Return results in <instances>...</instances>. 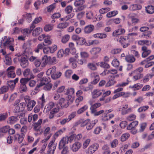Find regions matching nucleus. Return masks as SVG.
<instances>
[{
  "label": "nucleus",
  "mask_w": 154,
  "mask_h": 154,
  "mask_svg": "<svg viewBox=\"0 0 154 154\" xmlns=\"http://www.w3.org/2000/svg\"><path fill=\"white\" fill-rule=\"evenodd\" d=\"M42 62L41 66L42 67H45L47 63L53 65L57 63L56 58L55 57H48L47 55H45L42 57Z\"/></svg>",
  "instance_id": "1"
},
{
  "label": "nucleus",
  "mask_w": 154,
  "mask_h": 154,
  "mask_svg": "<svg viewBox=\"0 0 154 154\" xmlns=\"http://www.w3.org/2000/svg\"><path fill=\"white\" fill-rule=\"evenodd\" d=\"M14 40L12 38H7V36H5L2 38L0 42V47L1 48H6L9 45H12Z\"/></svg>",
  "instance_id": "2"
},
{
  "label": "nucleus",
  "mask_w": 154,
  "mask_h": 154,
  "mask_svg": "<svg viewBox=\"0 0 154 154\" xmlns=\"http://www.w3.org/2000/svg\"><path fill=\"white\" fill-rule=\"evenodd\" d=\"M42 20V17H38L36 18L34 21L33 22L32 24L30 27L29 29H23V30L22 31L25 34L30 33L32 30L35 27V26L34 25L35 24H37L39 22Z\"/></svg>",
  "instance_id": "3"
},
{
  "label": "nucleus",
  "mask_w": 154,
  "mask_h": 154,
  "mask_svg": "<svg viewBox=\"0 0 154 154\" xmlns=\"http://www.w3.org/2000/svg\"><path fill=\"white\" fill-rule=\"evenodd\" d=\"M30 79L29 78H22L20 80V83H21L20 85V92L23 93L26 91L27 88L26 85Z\"/></svg>",
  "instance_id": "4"
},
{
  "label": "nucleus",
  "mask_w": 154,
  "mask_h": 154,
  "mask_svg": "<svg viewBox=\"0 0 154 154\" xmlns=\"http://www.w3.org/2000/svg\"><path fill=\"white\" fill-rule=\"evenodd\" d=\"M138 122L137 121L132 122L127 126V128L128 130H131V132L133 134H136L137 132V130L136 127L138 125Z\"/></svg>",
  "instance_id": "5"
},
{
  "label": "nucleus",
  "mask_w": 154,
  "mask_h": 154,
  "mask_svg": "<svg viewBox=\"0 0 154 154\" xmlns=\"http://www.w3.org/2000/svg\"><path fill=\"white\" fill-rule=\"evenodd\" d=\"M24 99L27 104L26 106L27 107V109L29 111L31 110L35 105V101L34 100H30V97L27 96L24 97Z\"/></svg>",
  "instance_id": "6"
},
{
  "label": "nucleus",
  "mask_w": 154,
  "mask_h": 154,
  "mask_svg": "<svg viewBox=\"0 0 154 154\" xmlns=\"http://www.w3.org/2000/svg\"><path fill=\"white\" fill-rule=\"evenodd\" d=\"M143 68L142 67H139L134 70L133 72L134 74L133 78L134 80L136 81L143 77V75L141 73L143 71Z\"/></svg>",
  "instance_id": "7"
},
{
  "label": "nucleus",
  "mask_w": 154,
  "mask_h": 154,
  "mask_svg": "<svg viewBox=\"0 0 154 154\" xmlns=\"http://www.w3.org/2000/svg\"><path fill=\"white\" fill-rule=\"evenodd\" d=\"M97 121L94 120L92 122H91L90 119H87L85 120L82 123L83 126L86 125V129L88 130H89L91 129L96 124V122Z\"/></svg>",
  "instance_id": "8"
},
{
  "label": "nucleus",
  "mask_w": 154,
  "mask_h": 154,
  "mask_svg": "<svg viewBox=\"0 0 154 154\" xmlns=\"http://www.w3.org/2000/svg\"><path fill=\"white\" fill-rule=\"evenodd\" d=\"M31 62H33L35 66L37 67H39L40 65H41L42 60V61L38 57L33 56H31L29 59Z\"/></svg>",
  "instance_id": "9"
},
{
  "label": "nucleus",
  "mask_w": 154,
  "mask_h": 154,
  "mask_svg": "<svg viewBox=\"0 0 154 154\" xmlns=\"http://www.w3.org/2000/svg\"><path fill=\"white\" fill-rule=\"evenodd\" d=\"M15 67L13 66H10L6 70L7 76L9 78H14L15 77L16 74L14 71Z\"/></svg>",
  "instance_id": "10"
},
{
  "label": "nucleus",
  "mask_w": 154,
  "mask_h": 154,
  "mask_svg": "<svg viewBox=\"0 0 154 154\" xmlns=\"http://www.w3.org/2000/svg\"><path fill=\"white\" fill-rule=\"evenodd\" d=\"M42 122V119H39L37 122L35 123L34 124V130L37 132H39L40 134L42 133V131H41L40 128H41V125Z\"/></svg>",
  "instance_id": "11"
},
{
  "label": "nucleus",
  "mask_w": 154,
  "mask_h": 154,
  "mask_svg": "<svg viewBox=\"0 0 154 154\" xmlns=\"http://www.w3.org/2000/svg\"><path fill=\"white\" fill-rule=\"evenodd\" d=\"M28 58L27 56L24 55L21 57L20 60V64L21 67L23 68H25L27 67L29 65V63L28 60Z\"/></svg>",
  "instance_id": "12"
},
{
  "label": "nucleus",
  "mask_w": 154,
  "mask_h": 154,
  "mask_svg": "<svg viewBox=\"0 0 154 154\" xmlns=\"http://www.w3.org/2000/svg\"><path fill=\"white\" fill-rule=\"evenodd\" d=\"M49 78L48 77H43L42 79L41 80V82L35 88V90H38V88L40 87L43 86L44 85H46L49 83Z\"/></svg>",
  "instance_id": "13"
},
{
  "label": "nucleus",
  "mask_w": 154,
  "mask_h": 154,
  "mask_svg": "<svg viewBox=\"0 0 154 154\" xmlns=\"http://www.w3.org/2000/svg\"><path fill=\"white\" fill-rule=\"evenodd\" d=\"M99 147V145L97 143H94L90 146L88 151V154H92L97 150Z\"/></svg>",
  "instance_id": "14"
},
{
  "label": "nucleus",
  "mask_w": 154,
  "mask_h": 154,
  "mask_svg": "<svg viewBox=\"0 0 154 154\" xmlns=\"http://www.w3.org/2000/svg\"><path fill=\"white\" fill-rule=\"evenodd\" d=\"M23 18L21 20H20V24H22L23 22V19L26 18V20L29 23L32 20V14H28L27 13H25L22 15Z\"/></svg>",
  "instance_id": "15"
},
{
  "label": "nucleus",
  "mask_w": 154,
  "mask_h": 154,
  "mask_svg": "<svg viewBox=\"0 0 154 154\" xmlns=\"http://www.w3.org/2000/svg\"><path fill=\"white\" fill-rule=\"evenodd\" d=\"M58 105L62 108H66L69 106V102L63 98L60 99L58 102Z\"/></svg>",
  "instance_id": "16"
},
{
  "label": "nucleus",
  "mask_w": 154,
  "mask_h": 154,
  "mask_svg": "<svg viewBox=\"0 0 154 154\" xmlns=\"http://www.w3.org/2000/svg\"><path fill=\"white\" fill-rule=\"evenodd\" d=\"M142 50L143 52L142 54V56L143 58L146 57L151 53V51L148 49L146 46H143L142 47Z\"/></svg>",
  "instance_id": "17"
},
{
  "label": "nucleus",
  "mask_w": 154,
  "mask_h": 154,
  "mask_svg": "<svg viewBox=\"0 0 154 154\" xmlns=\"http://www.w3.org/2000/svg\"><path fill=\"white\" fill-rule=\"evenodd\" d=\"M115 76L111 75L109 78V81L106 84V87H109L114 85L116 83V81L115 80Z\"/></svg>",
  "instance_id": "18"
},
{
  "label": "nucleus",
  "mask_w": 154,
  "mask_h": 154,
  "mask_svg": "<svg viewBox=\"0 0 154 154\" xmlns=\"http://www.w3.org/2000/svg\"><path fill=\"white\" fill-rule=\"evenodd\" d=\"M91 77L93 79V81L91 83L93 84H96L100 80L99 75L97 73L94 72L91 74Z\"/></svg>",
  "instance_id": "19"
},
{
  "label": "nucleus",
  "mask_w": 154,
  "mask_h": 154,
  "mask_svg": "<svg viewBox=\"0 0 154 154\" xmlns=\"http://www.w3.org/2000/svg\"><path fill=\"white\" fill-rule=\"evenodd\" d=\"M68 143L66 138L65 137H63L59 142L58 145V148L59 149H62L63 147L65 146L66 144Z\"/></svg>",
  "instance_id": "20"
},
{
  "label": "nucleus",
  "mask_w": 154,
  "mask_h": 154,
  "mask_svg": "<svg viewBox=\"0 0 154 154\" xmlns=\"http://www.w3.org/2000/svg\"><path fill=\"white\" fill-rule=\"evenodd\" d=\"M18 78H17L14 80H10L8 82L7 85L11 89H14L16 84L18 82Z\"/></svg>",
  "instance_id": "21"
},
{
  "label": "nucleus",
  "mask_w": 154,
  "mask_h": 154,
  "mask_svg": "<svg viewBox=\"0 0 154 154\" xmlns=\"http://www.w3.org/2000/svg\"><path fill=\"white\" fill-rule=\"evenodd\" d=\"M14 106V112L18 113L17 115L19 116V100L18 99L15 101L13 104Z\"/></svg>",
  "instance_id": "22"
},
{
  "label": "nucleus",
  "mask_w": 154,
  "mask_h": 154,
  "mask_svg": "<svg viewBox=\"0 0 154 154\" xmlns=\"http://www.w3.org/2000/svg\"><path fill=\"white\" fill-rule=\"evenodd\" d=\"M94 29L93 25L90 24L86 26L84 28V32L86 34H89L92 32Z\"/></svg>",
  "instance_id": "23"
},
{
  "label": "nucleus",
  "mask_w": 154,
  "mask_h": 154,
  "mask_svg": "<svg viewBox=\"0 0 154 154\" xmlns=\"http://www.w3.org/2000/svg\"><path fill=\"white\" fill-rule=\"evenodd\" d=\"M125 32L124 29L122 28H119L115 30L112 33V36H115L116 35H119L124 34Z\"/></svg>",
  "instance_id": "24"
},
{
  "label": "nucleus",
  "mask_w": 154,
  "mask_h": 154,
  "mask_svg": "<svg viewBox=\"0 0 154 154\" xmlns=\"http://www.w3.org/2000/svg\"><path fill=\"white\" fill-rule=\"evenodd\" d=\"M81 146V144L80 142H75L72 145V149L73 152H76L80 148Z\"/></svg>",
  "instance_id": "25"
},
{
  "label": "nucleus",
  "mask_w": 154,
  "mask_h": 154,
  "mask_svg": "<svg viewBox=\"0 0 154 154\" xmlns=\"http://www.w3.org/2000/svg\"><path fill=\"white\" fill-rule=\"evenodd\" d=\"M23 75L24 76H27L28 77L30 76L29 79H30L31 78H33L34 77V76L32 75V72L30 71L29 69H25L23 72Z\"/></svg>",
  "instance_id": "26"
},
{
  "label": "nucleus",
  "mask_w": 154,
  "mask_h": 154,
  "mask_svg": "<svg viewBox=\"0 0 154 154\" xmlns=\"http://www.w3.org/2000/svg\"><path fill=\"white\" fill-rule=\"evenodd\" d=\"M44 42H43V44L44 46L50 45L52 44V40L51 39V36L50 35L45 36L44 40Z\"/></svg>",
  "instance_id": "27"
},
{
  "label": "nucleus",
  "mask_w": 154,
  "mask_h": 154,
  "mask_svg": "<svg viewBox=\"0 0 154 154\" xmlns=\"http://www.w3.org/2000/svg\"><path fill=\"white\" fill-rule=\"evenodd\" d=\"M57 144L54 143L53 140L51 141L49 143L48 146V150H50L51 151H54L56 148Z\"/></svg>",
  "instance_id": "28"
},
{
  "label": "nucleus",
  "mask_w": 154,
  "mask_h": 154,
  "mask_svg": "<svg viewBox=\"0 0 154 154\" xmlns=\"http://www.w3.org/2000/svg\"><path fill=\"white\" fill-rule=\"evenodd\" d=\"M141 8L142 6L140 5L137 4L131 5L129 7V10L131 11L139 10Z\"/></svg>",
  "instance_id": "29"
},
{
  "label": "nucleus",
  "mask_w": 154,
  "mask_h": 154,
  "mask_svg": "<svg viewBox=\"0 0 154 154\" xmlns=\"http://www.w3.org/2000/svg\"><path fill=\"white\" fill-rule=\"evenodd\" d=\"M145 10L147 13L152 14L154 13V6L151 5H149L145 7Z\"/></svg>",
  "instance_id": "30"
},
{
  "label": "nucleus",
  "mask_w": 154,
  "mask_h": 154,
  "mask_svg": "<svg viewBox=\"0 0 154 154\" xmlns=\"http://www.w3.org/2000/svg\"><path fill=\"white\" fill-rule=\"evenodd\" d=\"M4 62L6 65H10L12 64L11 58L9 55L7 54L5 56Z\"/></svg>",
  "instance_id": "31"
},
{
  "label": "nucleus",
  "mask_w": 154,
  "mask_h": 154,
  "mask_svg": "<svg viewBox=\"0 0 154 154\" xmlns=\"http://www.w3.org/2000/svg\"><path fill=\"white\" fill-rule=\"evenodd\" d=\"M85 2L84 0H79L75 1L74 3V5L76 7H81L82 6H84V8H85V6L83 5Z\"/></svg>",
  "instance_id": "32"
},
{
  "label": "nucleus",
  "mask_w": 154,
  "mask_h": 154,
  "mask_svg": "<svg viewBox=\"0 0 154 154\" xmlns=\"http://www.w3.org/2000/svg\"><path fill=\"white\" fill-rule=\"evenodd\" d=\"M92 94L93 98H96L102 94V92L100 90L96 89L93 91Z\"/></svg>",
  "instance_id": "33"
},
{
  "label": "nucleus",
  "mask_w": 154,
  "mask_h": 154,
  "mask_svg": "<svg viewBox=\"0 0 154 154\" xmlns=\"http://www.w3.org/2000/svg\"><path fill=\"white\" fill-rule=\"evenodd\" d=\"M54 105V103L52 102H49L45 106L44 110H46V112L50 110L53 107Z\"/></svg>",
  "instance_id": "34"
},
{
  "label": "nucleus",
  "mask_w": 154,
  "mask_h": 154,
  "mask_svg": "<svg viewBox=\"0 0 154 154\" xmlns=\"http://www.w3.org/2000/svg\"><path fill=\"white\" fill-rule=\"evenodd\" d=\"M125 59L127 62L131 63H133L135 60V58L133 55H127L125 56Z\"/></svg>",
  "instance_id": "35"
},
{
  "label": "nucleus",
  "mask_w": 154,
  "mask_h": 154,
  "mask_svg": "<svg viewBox=\"0 0 154 154\" xmlns=\"http://www.w3.org/2000/svg\"><path fill=\"white\" fill-rule=\"evenodd\" d=\"M102 149L103 150V154H109L110 153L109 147L107 145H104L102 147Z\"/></svg>",
  "instance_id": "36"
},
{
  "label": "nucleus",
  "mask_w": 154,
  "mask_h": 154,
  "mask_svg": "<svg viewBox=\"0 0 154 154\" xmlns=\"http://www.w3.org/2000/svg\"><path fill=\"white\" fill-rule=\"evenodd\" d=\"M42 28L38 27L33 30L32 33V35L34 36H36L39 35L42 31Z\"/></svg>",
  "instance_id": "37"
},
{
  "label": "nucleus",
  "mask_w": 154,
  "mask_h": 154,
  "mask_svg": "<svg viewBox=\"0 0 154 154\" xmlns=\"http://www.w3.org/2000/svg\"><path fill=\"white\" fill-rule=\"evenodd\" d=\"M54 25L52 24H46L44 27V30L46 32H49L52 30Z\"/></svg>",
  "instance_id": "38"
},
{
  "label": "nucleus",
  "mask_w": 154,
  "mask_h": 154,
  "mask_svg": "<svg viewBox=\"0 0 154 154\" xmlns=\"http://www.w3.org/2000/svg\"><path fill=\"white\" fill-rule=\"evenodd\" d=\"M69 23L68 22H65L59 24L57 26L58 28L63 29L66 28L69 26Z\"/></svg>",
  "instance_id": "39"
},
{
  "label": "nucleus",
  "mask_w": 154,
  "mask_h": 154,
  "mask_svg": "<svg viewBox=\"0 0 154 154\" xmlns=\"http://www.w3.org/2000/svg\"><path fill=\"white\" fill-rule=\"evenodd\" d=\"M18 119L17 116H12L9 118L8 122L11 124H12L16 122Z\"/></svg>",
  "instance_id": "40"
},
{
  "label": "nucleus",
  "mask_w": 154,
  "mask_h": 154,
  "mask_svg": "<svg viewBox=\"0 0 154 154\" xmlns=\"http://www.w3.org/2000/svg\"><path fill=\"white\" fill-rule=\"evenodd\" d=\"M56 68L55 66H53L52 68L49 69L47 71V74L48 75L50 74L51 75L54 74L56 71Z\"/></svg>",
  "instance_id": "41"
},
{
  "label": "nucleus",
  "mask_w": 154,
  "mask_h": 154,
  "mask_svg": "<svg viewBox=\"0 0 154 154\" xmlns=\"http://www.w3.org/2000/svg\"><path fill=\"white\" fill-rule=\"evenodd\" d=\"M118 13V11H110L106 14V17L108 18H110L114 16Z\"/></svg>",
  "instance_id": "42"
},
{
  "label": "nucleus",
  "mask_w": 154,
  "mask_h": 154,
  "mask_svg": "<svg viewBox=\"0 0 154 154\" xmlns=\"http://www.w3.org/2000/svg\"><path fill=\"white\" fill-rule=\"evenodd\" d=\"M138 44L139 45H143L144 44H146V45L149 46L151 44V41L147 40H140L138 41Z\"/></svg>",
  "instance_id": "43"
},
{
  "label": "nucleus",
  "mask_w": 154,
  "mask_h": 154,
  "mask_svg": "<svg viewBox=\"0 0 154 154\" xmlns=\"http://www.w3.org/2000/svg\"><path fill=\"white\" fill-rule=\"evenodd\" d=\"M101 50V48L99 47L94 48L92 49L91 52L92 54L95 55L99 53Z\"/></svg>",
  "instance_id": "44"
},
{
  "label": "nucleus",
  "mask_w": 154,
  "mask_h": 154,
  "mask_svg": "<svg viewBox=\"0 0 154 154\" xmlns=\"http://www.w3.org/2000/svg\"><path fill=\"white\" fill-rule=\"evenodd\" d=\"M61 72H56L55 71L54 74L51 75V77L52 79H55L59 78L61 76Z\"/></svg>",
  "instance_id": "45"
},
{
  "label": "nucleus",
  "mask_w": 154,
  "mask_h": 154,
  "mask_svg": "<svg viewBox=\"0 0 154 154\" xmlns=\"http://www.w3.org/2000/svg\"><path fill=\"white\" fill-rule=\"evenodd\" d=\"M44 46V45H43V43L38 44V45L37 47L34 49V51L36 53H39L40 50H42L43 49Z\"/></svg>",
  "instance_id": "46"
},
{
  "label": "nucleus",
  "mask_w": 154,
  "mask_h": 154,
  "mask_svg": "<svg viewBox=\"0 0 154 154\" xmlns=\"http://www.w3.org/2000/svg\"><path fill=\"white\" fill-rule=\"evenodd\" d=\"M118 140L117 139H115L110 142V144L112 148H115L118 145Z\"/></svg>",
  "instance_id": "47"
},
{
  "label": "nucleus",
  "mask_w": 154,
  "mask_h": 154,
  "mask_svg": "<svg viewBox=\"0 0 154 154\" xmlns=\"http://www.w3.org/2000/svg\"><path fill=\"white\" fill-rule=\"evenodd\" d=\"M130 135L128 133H125L123 134L121 137V140L122 142L126 140L129 137Z\"/></svg>",
  "instance_id": "48"
},
{
  "label": "nucleus",
  "mask_w": 154,
  "mask_h": 154,
  "mask_svg": "<svg viewBox=\"0 0 154 154\" xmlns=\"http://www.w3.org/2000/svg\"><path fill=\"white\" fill-rule=\"evenodd\" d=\"M88 108V106L87 105H85L78 109L77 111V113L78 114H81L86 110Z\"/></svg>",
  "instance_id": "49"
},
{
  "label": "nucleus",
  "mask_w": 154,
  "mask_h": 154,
  "mask_svg": "<svg viewBox=\"0 0 154 154\" xmlns=\"http://www.w3.org/2000/svg\"><path fill=\"white\" fill-rule=\"evenodd\" d=\"M129 39V36H121L119 39V41L121 43H123Z\"/></svg>",
  "instance_id": "50"
},
{
  "label": "nucleus",
  "mask_w": 154,
  "mask_h": 154,
  "mask_svg": "<svg viewBox=\"0 0 154 154\" xmlns=\"http://www.w3.org/2000/svg\"><path fill=\"white\" fill-rule=\"evenodd\" d=\"M65 94L66 95L69 94H73L74 93V90L73 88H67L66 91H65Z\"/></svg>",
  "instance_id": "51"
},
{
  "label": "nucleus",
  "mask_w": 154,
  "mask_h": 154,
  "mask_svg": "<svg viewBox=\"0 0 154 154\" xmlns=\"http://www.w3.org/2000/svg\"><path fill=\"white\" fill-rule=\"evenodd\" d=\"M32 0H26L24 5V8L26 9H28L30 7L31 4Z\"/></svg>",
  "instance_id": "52"
},
{
  "label": "nucleus",
  "mask_w": 154,
  "mask_h": 154,
  "mask_svg": "<svg viewBox=\"0 0 154 154\" xmlns=\"http://www.w3.org/2000/svg\"><path fill=\"white\" fill-rule=\"evenodd\" d=\"M143 87V85L137 83L134 84L133 86L131 87L132 88H134V90H137L141 89Z\"/></svg>",
  "instance_id": "53"
},
{
  "label": "nucleus",
  "mask_w": 154,
  "mask_h": 154,
  "mask_svg": "<svg viewBox=\"0 0 154 154\" xmlns=\"http://www.w3.org/2000/svg\"><path fill=\"white\" fill-rule=\"evenodd\" d=\"M74 13H72L71 14L69 15L64 18H61V20L62 21H66L72 18L74 16Z\"/></svg>",
  "instance_id": "54"
},
{
  "label": "nucleus",
  "mask_w": 154,
  "mask_h": 154,
  "mask_svg": "<svg viewBox=\"0 0 154 154\" xmlns=\"http://www.w3.org/2000/svg\"><path fill=\"white\" fill-rule=\"evenodd\" d=\"M70 36L69 35L67 34L64 35L62 38V42L63 43H65L67 42L69 39Z\"/></svg>",
  "instance_id": "55"
},
{
  "label": "nucleus",
  "mask_w": 154,
  "mask_h": 154,
  "mask_svg": "<svg viewBox=\"0 0 154 154\" xmlns=\"http://www.w3.org/2000/svg\"><path fill=\"white\" fill-rule=\"evenodd\" d=\"M106 63L104 62H101L100 63V66L102 68L106 69L109 68H110V66L109 64Z\"/></svg>",
  "instance_id": "56"
},
{
  "label": "nucleus",
  "mask_w": 154,
  "mask_h": 154,
  "mask_svg": "<svg viewBox=\"0 0 154 154\" xmlns=\"http://www.w3.org/2000/svg\"><path fill=\"white\" fill-rule=\"evenodd\" d=\"M75 134H73L72 135H70V136H69V137H66V138L67 139V141L68 143L69 142L71 143L72 140L74 139H75Z\"/></svg>",
  "instance_id": "57"
},
{
  "label": "nucleus",
  "mask_w": 154,
  "mask_h": 154,
  "mask_svg": "<svg viewBox=\"0 0 154 154\" xmlns=\"http://www.w3.org/2000/svg\"><path fill=\"white\" fill-rule=\"evenodd\" d=\"M27 112L25 110H21L20 111V118H23L27 117Z\"/></svg>",
  "instance_id": "58"
},
{
  "label": "nucleus",
  "mask_w": 154,
  "mask_h": 154,
  "mask_svg": "<svg viewBox=\"0 0 154 154\" xmlns=\"http://www.w3.org/2000/svg\"><path fill=\"white\" fill-rule=\"evenodd\" d=\"M8 89V87L7 86H4L0 88V94L6 92Z\"/></svg>",
  "instance_id": "59"
},
{
  "label": "nucleus",
  "mask_w": 154,
  "mask_h": 154,
  "mask_svg": "<svg viewBox=\"0 0 154 154\" xmlns=\"http://www.w3.org/2000/svg\"><path fill=\"white\" fill-rule=\"evenodd\" d=\"M9 127L8 126H5L0 128V132L6 133L8 131Z\"/></svg>",
  "instance_id": "60"
},
{
  "label": "nucleus",
  "mask_w": 154,
  "mask_h": 154,
  "mask_svg": "<svg viewBox=\"0 0 154 154\" xmlns=\"http://www.w3.org/2000/svg\"><path fill=\"white\" fill-rule=\"evenodd\" d=\"M88 66L89 68L92 70H95L97 69L96 65L93 63H88Z\"/></svg>",
  "instance_id": "61"
},
{
  "label": "nucleus",
  "mask_w": 154,
  "mask_h": 154,
  "mask_svg": "<svg viewBox=\"0 0 154 154\" xmlns=\"http://www.w3.org/2000/svg\"><path fill=\"white\" fill-rule=\"evenodd\" d=\"M61 151V154H67L69 152V148L67 146L63 147Z\"/></svg>",
  "instance_id": "62"
},
{
  "label": "nucleus",
  "mask_w": 154,
  "mask_h": 154,
  "mask_svg": "<svg viewBox=\"0 0 154 154\" xmlns=\"http://www.w3.org/2000/svg\"><path fill=\"white\" fill-rule=\"evenodd\" d=\"M140 128L139 131L140 132H142L145 129L146 126V124L145 122L143 123L140 124Z\"/></svg>",
  "instance_id": "63"
},
{
  "label": "nucleus",
  "mask_w": 154,
  "mask_h": 154,
  "mask_svg": "<svg viewBox=\"0 0 154 154\" xmlns=\"http://www.w3.org/2000/svg\"><path fill=\"white\" fill-rule=\"evenodd\" d=\"M73 9L72 7L70 5H69L66 7L65 9V11L67 14L70 13Z\"/></svg>",
  "instance_id": "64"
}]
</instances>
